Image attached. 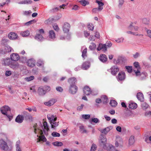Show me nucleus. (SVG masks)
I'll return each mask as SVG.
<instances>
[{
  "label": "nucleus",
  "mask_w": 151,
  "mask_h": 151,
  "mask_svg": "<svg viewBox=\"0 0 151 151\" xmlns=\"http://www.w3.org/2000/svg\"><path fill=\"white\" fill-rule=\"evenodd\" d=\"M40 127L39 128L37 123H35L33 125L34 132L37 134L38 137L37 139V142H39L40 141L46 142L47 139L44 135H47L49 129L47 123H39Z\"/></svg>",
  "instance_id": "obj_1"
},
{
  "label": "nucleus",
  "mask_w": 151,
  "mask_h": 151,
  "mask_svg": "<svg viewBox=\"0 0 151 151\" xmlns=\"http://www.w3.org/2000/svg\"><path fill=\"white\" fill-rule=\"evenodd\" d=\"M0 111L2 114L6 116L9 119V121L10 122L13 119V115L11 113H8L11 111L10 108L8 106H5L2 107L0 109Z\"/></svg>",
  "instance_id": "obj_2"
},
{
  "label": "nucleus",
  "mask_w": 151,
  "mask_h": 151,
  "mask_svg": "<svg viewBox=\"0 0 151 151\" xmlns=\"http://www.w3.org/2000/svg\"><path fill=\"white\" fill-rule=\"evenodd\" d=\"M0 148L5 151H10L12 148L11 146H9L6 142L3 139L0 140Z\"/></svg>",
  "instance_id": "obj_3"
},
{
  "label": "nucleus",
  "mask_w": 151,
  "mask_h": 151,
  "mask_svg": "<svg viewBox=\"0 0 151 151\" xmlns=\"http://www.w3.org/2000/svg\"><path fill=\"white\" fill-rule=\"evenodd\" d=\"M115 146L119 148H122L123 146V141L122 139L119 136L116 137L114 143Z\"/></svg>",
  "instance_id": "obj_4"
},
{
  "label": "nucleus",
  "mask_w": 151,
  "mask_h": 151,
  "mask_svg": "<svg viewBox=\"0 0 151 151\" xmlns=\"http://www.w3.org/2000/svg\"><path fill=\"white\" fill-rule=\"evenodd\" d=\"M107 139L106 137L103 135H101L99 137V142L100 144L104 148L106 146Z\"/></svg>",
  "instance_id": "obj_5"
},
{
  "label": "nucleus",
  "mask_w": 151,
  "mask_h": 151,
  "mask_svg": "<svg viewBox=\"0 0 151 151\" xmlns=\"http://www.w3.org/2000/svg\"><path fill=\"white\" fill-rule=\"evenodd\" d=\"M134 71L137 76H140L141 75L140 72V67L139 63L137 62H135L134 63Z\"/></svg>",
  "instance_id": "obj_6"
},
{
  "label": "nucleus",
  "mask_w": 151,
  "mask_h": 151,
  "mask_svg": "<svg viewBox=\"0 0 151 151\" xmlns=\"http://www.w3.org/2000/svg\"><path fill=\"white\" fill-rule=\"evenodd\" d=\"M110 70L111 74L114 76L116 75L119 71V68L116 65H113L111 67Z\"/></svg>",
  "instance_id": "obj_7"
},
{
  "label": "nucleus",
  "mask_w": 151,
  "mask_h": 151,
  "mask_svg": "<svg viewBox=\"0 0 151 151\" xmlns=\"http://www.w3.org/2000/svg\"><path fill=\"white\" fill-rule=\"evenodd\" d=\"M78 90L77 87L75 85H70L69 87V92L72 94H75Z\"/></svg>",
  "instance_id": "obj_8"
},
{
  "label": "nucleus",
  "mask_w": 151,
  "mask_h": 151,
  "mask_svg": "<svg viewBox=\"0 0 151 151\" xmlns=\"http://www.w3.org/2000/svg\"><path fill=\"white\" fill-rule=\"evenodd\" d=\"M97 49L98 51H100L101 50H102L103 51L105 52L107 50L106 45V44L100 43L99 44Z\"/></svg>",
  "instance_id": "obj_9"
},
{
  "label": "nucleus",
  "mask_w": 151,
  "mask_h": 151,
  "mask_svg": "<svg viewBox=\"0 0 151 151\" xmlns=\"http://www.w3.org/2000/svg\"><path fill=\"white\" fill-rule=\"evenodd\" d=\"M70 27V24L67 22H65L63 27V31L64 33H68Z\"/></svg>",
  "instance_id": "obj_10"
},
{
  "label": "nucleus",
  "mask_w": 151,
  "mask_h": 151,
  "mask_svg": "<svg viewBox=\"0 0 151 151\" xmlns=\"http://www.w3.org/2000/svg\"><path fill=\"white\" fill-rule=\"evenodd\" d=\"M10 58L12 60L16 61L19 59L20 57L18 54L13 53L10 55Z\"/></svg>",
  "instance_id": "obj_11"
},
{
  "label": "nucleus",
  "mask_w": 151,
  "mask_h": 151,
  "mask_svg": "<svg viewBox=\"0 0 151 151\" xmlns=\"http://www.w3.org/2000/svg\"><path fill=\"white\" fill-rule=\"evenodd\" d=\"M125 78V73L123 72H121L119 73L117 76V79L120 81H123L124 80Z\"/></svg>",
  "instance_id": "obj_12"
},
{
  "label": "nucleus",
  "mask_w": 151,
  "mask_h": 151,
  "mask_svg": "<svg viewBox=\"0 0 151 151\" xmlns=\"http://www.w3.org/2000/svg\"><path fill=\"white\" fill-rule=\"evenodd\" d=\"M57 101V100L55 99H52L50 100L47 102L44 103V104L47 106H50L53 105Z\"/></svg>",
  "instance_id": "obj_13"
},
{
  "label": "nucleus",
  "mask_w": 151,
  "mask_h": 151,
  "mask_svg": "<svg viewBox=\"0 0 151 151\" xmlns=\"http://www.w3.org/2000/svg\"><path fill=\"white\" fill-rule=\"evenodd\" d=\"M112 129V127L109 126L104 129H101L100 131L102 133L106 134Z\"/></svg>",
  "instance_id": "obj_14"
},
{
  "label": "nucleus",
  "mask_w": 151,
  "mask_h": 151,
  "mask_svg": "<svg viewBox=\"0 0 151 151\" xmlns=\"http://www.w3.org/2000/svg\"><path fill=\"white\" fill-rule=\"evenodd\" d=\"M47 118L50 123H53L57 119V117L52 114H49L47 115Z\"/></svg>",
  "instance_id": "obj_15"
},
{
  "label": "nucleus",
  "mask_w": 151,
  "mask_h": 151,
  "mask_svg": "<svg viewBox=\"0 0 151 151\" xmlns=\"http://www.w3.org/2000/svg\"><path fill=\"white\" fill-rule=\"evenodd\" d=\"M84 93L86 95H88L91 93V91L88 86H85L83 89Z\"/></svg>",
  "instance_id": "obj_16"
},
{
  "label": "nucleus",
  "mask_w": 151,
  "mask_h": 151,
  "mask_svg": "<svg viewBox=\"0 0 151 151\" xmlns=\"http://www.w3.org/2000/svg\"><path fill=\"white\" fill-rule=\"evenodd\" d=\"M24 119V117L23 115H18L16 117L15 121L18 123H22Z\"/></svg>",
  "instance_id": "obj_17"
},
{
  "label": "nucleus",
  "mask_w": 151,
  "mask_h": 151,
  "mask_svg": "<svg viewBox=\"0 0 151 151\" xmlns=\"http://www.w3.org/2000/svg\"><path fill=\"white\" fill-rule=\"evenodd\" d=\"M135 142L134 137L133 136H131L128 140V146L130 147L133 145Z\"/></svg>",
  "instance_id": "obj_18"
},
{
  "label": "nucleus",
  "mask_w": 151,
  "mask_h": 151,
  "mask_svg": "<svg viewBox=\"0 0 151 151\" xmlns=\"http://www.w3.org/2000/svg\"><path fill=\"white\" fill-rule=\"evenodd\" d=\"M128 29L129 30H132L133 29L135 31H137L139 29V27L138 26H134L133 25V23L131 22L129 26L128 27Z\"/></svg>",
  "instance_id": "obj_19"
},
{
  "label": "nucleus",
  "mask_w": 151,
  "mask_h": 151,
  "mask_svg": "<svg viewBox=\"0 0 151 151\" xmlns=\"http://www.w3.org/2000/svg\"><path fill=\"white\" fill-rule=\"evenodd\" d=\"M27 63L28 66L33 67L35 65V61L34 59H30L28 60Z\"/></svg>",
  "instance_id": "obj_20"
},
{
  "label": "nucleus",
  "mask_w": 151,
  "mask_h": 151,
  "mask_svg": "<svg viewBox=\"0 0 151 151\" xmlns=\"http://www.w3.org/2000/svg\"><path fill=\"white\" fill-rule=\"evenodd\" d=\"M17 34L14 32H11L8 35L9 38L11 40H14L17 38Z\"/></svg>",
  "instance_id": "obj_21"
},
{
  "label": "nucleus",
  "mask_w": 151,
  "mask_h": 151,
  "mask_svg": "<svg viewBox=\"0 0 151 151\" xmlns=\"http://www.w3.org/2000/svg\"><path fill=\"white\" fill-rule=\"evenodd\" d=\"M2 61L3 64L5 65H9L11 62L9 58L3 59Z\"/></svg>",
  "instance_id": "obj_22"
},
{
  "label": "nucleus",
  "mask_w": 151,
  "mask_h": 151,
  "mask_svg": "<svg viewBox=\"0 0 151 151\" xmlns=\"http://www.w3.org/2000/svg\"><path fill=\"white\" fill-rule=\"evenodd\" d=\"M20 141L18 140L16 142L15 147L16 151H22L21 147L20 146Z\"/></svg>",
  "instance_id": "obj_23"
},
{
  "label": "nucleus",
  "mask_w": 151,
  "mask_h": 151,
  "mask_svg": "<svg viewBox=\"0 0 151 151\" xmlns=\"http://www.w3.org/2000/svg\"><path fill=\"white\" fill-rule=\"evenodd\" d=\"M38 93L39 95L42 96L46 93L45 91L44 90L43 88L40 87L38 90Z\"/></svg>",
  "instance_id": "obj_24"
},
{
  "label": "nucleus",
  "mask_w": 151,
  "mask_h": 151,
  "mask_svg": "<svg viewBox=\"0 0 151 151\" xmlns=\"http://www.w3.org/2000/svg\"><path fill=\"white\" fill-rule=\"evenodd\" d=\"M100 60L103 62H105L107 61V57L105 54L101 55L99 57Z\"/></svg>",
  "instance_id": "obj_25"
},
{
  "label": "nucleus",
  "mask_w": 151,
  "mask_h": 151,
  "mask_svg": "<svg viewBox=\"0 0 151 151\" xmlns=\"http://www.w3.org/2000/svg\"><path fill=\"white\" fill-rule=\"evenodd\" d=\"M70 85H75V83L76 81V78L74 77H72L69 78L68 81Z\"/></svg>",
  "instance_id": "obj_26"
},
{
  "label": "nucleus",
  "mask_w": 151,
  "mask_h": 151,
  "mask_svg": "<svg viewBox=\"0 0 151 151\" xmlns=\"http://www.w3.org/2000/svg\"><path fill=\"white\" fill-rule=\"evenodd\" d=\"M80 131L82 133H87L88 131L86 130V128L83 126H81L79 127Z\"/></svg>",
  "instance_id": "obj_27"
},
{
  "label": "nucleus",
  "mask_w": 151,
  "mask_h": 151,
  "mask_svg": "<svg viewBox=\"0 0 151 151\" xmlns=\"http://www.w3.org/2000/svg\"><path fill=\"white\" fill-rule=\"evenodd\" d=\"M137 99L141 101H144V97L143 94L141 93H138L137 95Z\"/></svg>",
  "instance_id": "obj_28"
},
{
  "label": "nucleus",
  "mask_w": 151,
  "mask_h": 151,
  "mask_svg": "<svg viewBox=\"0 0 151 151\" xmlns=\"http://www.w3.org/2000/svg\"><path fill=\"white\" fill-rule=\"evenodd\" d=\"M150 19L149 18H145L142 19V23L146 25L149 24Z\"/></svg>",
  "instance_id": "obj_29"
},
{
  "label": "nucleus",
  "mask_w": 151,
  "mask_h": 151,
  "mask_svg": "<svg viewBox=\"0 0 151 151\" xmlns=\"http://www.w3.org/2000/svg\"><path fill=\"white\" fill-rule=\"evenodd\" d=\"M49 34L50 38L52 39H54L55 38V35L54 31L52 30L50 31Z\"/></svg>",
  "instance_id": "obj_30"
},
{
  "label": "nucleus",
  "mask_w": 151,
  "mask_h": 151,
  "mask_svg": "<svg viewBox=\"0 0 151 151\" xmlns=\"http://www.w3.org/2000/svg\"><path fill=\"white\" fill-rule=\"evenodd\" d=\"M103 9V7L98 6V8H94L92 10V12L94 13H96L99 11H101Z\"/></svg>",
  "instance_id": "obj_31"
},
{
  "label": "nucleus",
  "mask_w": 151,
  "mask_h": 151,
  "mask_svg": "<svg viewBox=\"0 0 151 151\" xmlns=\"http://www.w3.org/2000/svg\"><path fill=\"white\" fill-rule=\"evenodd\" d=\"M82 68L84 70H86L90 66L89 63L88 62H85L82 65Z\"/></svg>",
  "instance_id": "obj_32"
},
{
  "label": "nucleus",
  "mask_w": 151,
  "mask_h": 151,
  "mask_svg": "<svg viewBox=\"0 0 151 151\" xmlns=\"http://www.w3.org/2000/svg\"><path fill=\"white\" fill-rule=\"evenodd\" d=\"M137 107V104L134 103H132L130 104L129 105V107L132 109H134Z\"/></svg>",
  "instance_id": "obj_33"
},
{
  "label": "nucleus",
  "mask_w": 151,
  "mask_h": 151,
  "mask_svg": "<svg viewBox=\"0 0 151 151\" xmlns=\"http://www.w3.org/2000/svg\"><path fill=\"white\" fill-rule=\"evenodd\" d=\"M21 35L23 37H26L28 36L29 34V32L28 30L22 32L20 33Z\"/></svg>",
  "instance_id": "obj_34"
},
{
  "label": "nucleus",
  "mask_w": 151,
  "mask_h": 151,
  "mask_svg": "<svg viewBox=\"0 0 151 151\" xmlns=\"http://www.w3.org/2000/svg\"><path fill=\"white\" fill-rule=\"evenodd\" d=\"M146 32V35L151 39V30L147 28L145 29Z\"/></svg>",
  "instance_id": "obj_35"
},
{
  "label": "nucleus",
  "mask_w": 151,
  "mask_h": 151,
  "mask_svg": "<svg viewBox=\"0 0 151 151\" xmlns=\"http://www.w3.org/2000/svg\"><path fill=\"white\" fill-rule=\"evenodd\" d=\"M52 144L54 146H61L63 145L62 142L58 141L53 142Z\"/></svg>",
  "instance_id": "obj_36"
},
{
  "label": "nucleus",
  "mask_w": 151,
  "mask_h": 151,
  "mask_svg": "<svg viewBox=\"0 0 151 151\" xmlns=\"http://www.w3.org/2000/svg\"><path fill=\"white\" fill-rule=\"evenodd\" d=\"M12 49L9 46H6L5 48V50L4 52L6 53L7 52H9L11 51Z\"/></svg>",
  "instance_id": "obj_37"
},
{
  "label": "nucleus",
  "mask_w": 151,
  "mask_h": 151,
  "mask_svg": "<svg viewBox=\"0 0 151 151\" xmlns=\"http://www.w3.org/2000/svg\"><path fill=\"white\" fill-rule=\"evenodd\" d=\"M44 64V63L42 60H38L37 62V65L39 67H43Z\"/></svg>",
  "instance_id": "obj_38"
},
{
  "label": "nucleus",
  "mask_w": 151,
  "mask_h": 151,
  "mask_svg": "<svg viewBox=\"0 0 151 151\" xmlns=\"http://www.w3.org/2000/svg\"><path fill=\"white\" fill-rule=\"evenodd\" d=\"M127 33L129 34L132 35L136 36H143V35L139 34L137 33L133 32L130 31H128L127 32Z\"/></svg>",
  "instance_id": "obj_39"
},
{
  "label": "nucleus",
  "mask_w": 151,
  "mask_h": 151,
  "mask_svg": "<svg viewBox=\"0 0 151 151\" xmlns=\"http://www.w3.org/2000/svg\"><path fill=\"white\" fill-rule=\"evenodd\" d=\"M35 38L37 40L41 41L42 40L43 37L41 35L37 34L35 36Z\"/></svg>",
  "instance_id": "obj_40"
},
{
  "label": "nucleus",
  "mask_w": 151,
  "mask_h": 151,
  "mask_svg": "<svg viewBox=\"0 0 151 151\" xmlns=\"http://www.w3.org/2000/svg\"><path fill=\"white\" fill-rule=\"evenodd\" d=\"M96 47V44L94 43H91L89 46V49L91 50H95Z\"/></svg>",
  "instance_id": "obj_41"
},
{
  "label": "nucleus",
  "mask_w": 151,
  "mask_h": 151,
  "mask_svg": "<svg viewBox=\"0 0 151 151\" xmlns=\"http://www.w3.org/2000/svg\"><path fill=\"white\" fill-rule=\"evenodd\" d=\"M102 100L104 104L107 103L108 99L107 97L106 96H103L101 97Z\"/></svg>",
  "instance_id": "obj_42"
},
{
  "label": "nucleus",
  "mask_w": 151,
  "mask_h": 151,
  "mask_svg": "<svg viewBox=\"0 0 151 151\" xmlns=\"http://www.w3.org/2000/svg\"><path fill=\"white\" fill-rule=\"evenodd\" d=\"M117 102L114 100H111L110 101V104L113 107H115L117 105Z\"/></svg>",
  "instance_id": "obj_43"
},
{
  "label": "nucleus",
  "mask_w": 151,
  "mask_h": 151,
  "mask_svg": "<svg viewBox=\"0 0 151 151\" xmlns=\"http://www.w3.org/2000/svg\"><path fill=\"white\" fill-rule=\"evenodd\" d=\"M19 66V65L18 63H15L13 64H12L10 65V67L13 69H15L18 68Z\"/></svg>",
  "instance_id": "obj_44"
},
{
  "label": "nucleus",
  "mask_w": 151,
  "mask_h": 151,
  "mask_svg": "<svg viewBox=\"0 0 151 151\" xmlns=\"http://www.w3.org/2000/svg\"><path fill=\"white\" fill-rule=\"evenodd\" d=\"M102 0H96V2L97 3L99 6L103 7L104 4L102 2Z\"/></svg>",
  "instance_id": "obj_45"
},
{
  "label": "nucleus",
  "mask_w": 151,
  "mask_h": 151,
  "mask_svg": "<svg viewBox=\"0 0 151 151\" xmlns=\"http://www.w3.org/2000/svg\"><path fill=\"white\" fill-rule=\"evenodd\" d=\"M148 106L149 105L146 102H144L142 104V107L144 109H147Z\"/></svg>",
  "instance_id": "obj_46"
},
{
  "label": "nucleus",
  "mask_w": 151,
  "mask_h": 151,
  "mask_svg": "<svg viewBox=\"0 0 151 151\" xmlns=\"http://www.w3.org/2000/svg\"><path fill=\"white\" fill-rule=\"evenodd\" d=\"M52 136L55 137H60V134L56 132H53L51 134Z\"/></svg>",
  "instance_id": "obj_47"
},
{
  "label": "nucleus",
  "mask_w": 151,
  "mask_h": 151,
  "mask_svg": "<svg viewBox=\"0 0 151 151\" xmlns=\"http://www.w3.org/2000/svg\"><path fill=\"white\" fill-rule=\"evenodd\" d=\"M54 20L53 18H49L48 19L46 20L45 22V24H50Z\"/></svg>",
  "instance_id": "obj_48"
},
{
  "label": "nucleus",
  "mask_w": 151,
  "mask_h": 151,
  "mask_svg": "<svg viewBox=\"0 0 151 151\" xmlns=\"http://www.w3.org/2000/svg\"><path fill=\"white\" fill-rule=\"evenodd\" d=\"M111 144H109L106 148L107 151H112L113 148L112 147H114Z\"/></svg>",
  "instance_id": "obj_49"
},
{
  "label": "nucleus",
  "mask_w": 151,
  "mask_h": 151,
  "mask_svg": "<svg viewBox=\"0 0 151 151\" xmlns=\"http://www.w3.org/2000/svg\"><path fill=\"white\" fill-rule=\"evenodd\" d=\"M34 79V76H30L26 78H24V80L27 81H29L32 80Z\"/></svg>",
  "instance_id": "obj_50"
},
{
  "label": "nucleus",
  "mask_w": 151,
  "mask_h": 151,
  "mask_svg": "<svg viewBox=\"0 0 151 151\" xmlns=\"http://www.w3.org/2000/svg\"><path fill=\"white\" fill-rule=\"evenodd\" d=\"M90 117V115L89 114H83L82 115V118L84 119H88Z\"/></svg>",
  "instance_id": "obj_51"
},
{
  "label": "nucleus",
  "mask_w": 151,
  "mask_h": 151,
  "mask_svg": "<svg viewBox=\"0 0 151 151\" xmlns=\"http://www.w3.org/2000/svg\"><path fill=\"white\" fill-rule=\"evenodd\" d=\"M124 39L123 37H122L115 40V41L118 43H121L124 42Z\"/></svg>",
  "instance_id": "obj_52"
},
{
  "label": "nucleus",
  "mask_w": 151,
  "mask_h": 151,
  "mask_svg": "<svg viewBox=\"0 0 151 151\" xmlns=\"http://www.w3.org/2000/svg\"><path fill=\"white\" fill-rule=\"evenodd\" d=\"M96 149V145L94 144H93L91 147L90 151H95Z\"/></svg>",
  "instance_id": "obj_53"
},
{
  "label": "nucleus",
  "mask_w": 151,
  "mask_h": 151,
  "mask_svg": "<svg viewBox=\"0 0 151 151\" xmlns=\"http://www.w3.org/2000/svg\"><path fill=\"white\" fill-rule=\"evenodd\" d=\"M125 68L127 69L128 72L131 73L132 70V67L131 66H126Z\"/></svg>",
  "instance_id": "obj_54"
},
{
  "label": "nucleus",
  "mask_w": 151,
  "mask_h": 151,
  "mask_svg": "<svg viewBox=\"0 0 151 151\" xmlns=\"http://www.w3.org/2000/svg\"><path fill=\"white\" fill-rule=\"evenodd\" d=\"M35 22H36V21L35 20H31L30 21H29L25 23V24L26 25L28 26L29 25L31 24H32L35 23Z\"/></svg>",
  "instance_id": "obj_55"
},
{
  "label": "nucleus",
  "mask_w": 151,
  "mask_h": 151,
  "mask_svg": "<svg viewBox=\"0 0 151 151\" xmlns=\"http://www.w3.org/2000/svg\"><path fill=\"white\" fill-rule=\"evenodd\" d=\"M32 13L30 10L28 11H24L23 12V15H28Z\"/></svg>",
  "instance_id": "obj_56"
},
{
  "label": "nucleus",
  "mask_w": 151,
  "mask_h": 151,
  "mask_svg": "<svg viewBox=\"0 0 151 151\" xmlns=\"http://www.w3.org/2000/svg\"><path fill=\"white\" fill-rule=\"evenodd\" d=\"M90 122H93V123H97L99 122V119L97 118H93L91 119Z\"/></svg>",
  "instance_id": "obj_57"
},
{
  "label": "nucleus",
  "mask_w": 151,
  "mask_h": 151,
  "mask_svg": "<svg viewBox=\"0 0 151 151\" xmlns=\"http://www.w3.org/2000/svg\"><path fill=\"white\" fill-rule=\"evenodd\" d=\"M88 29L90 30H93L94 29V26L93 25L91 24H89L88 25Z\"/></svg>",
  "instance_id": "obj_58"
},
{
  "label": "nucleus",
  "mask_w": 151,
  "mask_h": 151,
  "mask_svg": "<svg viewBox=\"0 0 151 151\" xmlns=\"http://www.w3.org/2000/svg\"><path fill=\"white\" fill-rule=\"evenodd\" d=\"M87 53V48H85L83 50L82 53V56L84 58V57L86 56V54Z\"/></svg>",
  "instance_id": "obj_59"
},
{
  "label": "nucleus",
  "mask_w": 151,
  "mask_h": 151,
  "mask_svg": "<svg viewBox=\"0 0 151 151\" xmlns=\"http://www.w3.org/2000/svg\"><path fill=\"white\" fill-rule=\"evenodd\" d=\"M53 27L54 29L57 31H58L59 30V28L58 27V25L56 24H54L53 26Z\"/></svg>",
  "instance_id": "obj_60"
},
{
  "label": "nucleus",
  "mask_w": 151,
  "mask_h": 151,
  "mask_svg": "<svg viewBox=\"0 0 151 151\" xmlns=\"http://www.w3.org/2000/svg\"><path fill=\"white\" fill-rule=\"evenodd\" d=\"M51 125V128L55 129L58 125V123H50Z\"/></svg>",
  "instance_id": "obj_61"
},
{
  "label": "nucleus",
  "mask_w": 151,
  "mask_h": 151,
  "mask_svg": "<svg viewBox=\"0 0 151 151\" xmlns=\"http://www.w3.org/2000/svg\"><path fill=\"white\" fill-rule=\"evenodd\" d=\"M12 74V72L11 71H6L5 72V75L6 76H10Z\"/></svg>",
  "instance_id": "obj_62"
},
{
  "label": "nucleus",
  "mask_w": 151,
  "mask_h": 151,
  "mask_svg": "<svg viewBox=\"0 0 151 151\" xmlns=\"http://www.w3.org/2000/svg\"><path fill=\"white\" fill-rule=\"evenodd\" d=\"M43 89L45 91V92L46 91H49L50 90V87L47 86H45L44 87Z\"/></svg>",
  "instance_id": "obj_63"
},
{
  "label": "nucleus",
  "mask_w": 151,
  "mask_h": 151,
  "mask_svg": "<svg viewBox=\"0 0 151 151\" xmlns=\"http://www.w3.org/2000/svg\"><path fill=\"white\" fill-rule=\"evenodd\" d=\"M80 2L81 4L84 6H86L87 3V2L85 0L81 1Z\"/></svg>",
  "instance_id": "obj_64"
}]
</instances>
